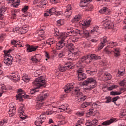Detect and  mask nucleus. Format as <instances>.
Returning <instances> with one entry per match:
<instances>
[{"instance_id":"nucleus-29","label":"nucleus","mask_w":126,"mask_h":126,"mask_svg":"<svg viewBox=\"0 0 126 126\" xmlns=\"http://www.w3.org/2000/svg\"><path fill=\"white\" fill-rule=\"evenodd\" d=\"M93 115H94V109L90 108L87 113V117L90 118V116H93Z\"/></svg>"},{"instance_id":"nucleus-49","label":"nucleus","mask_w":126,"mask_h":126,"mask_svg":"<svg viewBox=\"0 0 126 126\" xmlns=\"http://www.w3.org/2000/svg\"><path fill=\"white\" fill-rule=\"evenodd\" d=\"M76 116L78 117H82L84 115V112H77L76 113Z\"/></svg>"},{"instance_id":"nucleus-7","label":"nucleus","mask_w":126,"mask_h":126,"mask_svg":"<svg viewBox=\"0 0 126 126\" xmlns=\"http://www.w3.org/2000/svg\"><path fill=\"white\" fill-rule=\"evenodd\" d=\"M48 97V94L45 93L43 94H40L36 98L37 101V104L36 105L35 108L36 110H40V109H42L43 105H44L43 101H45Z\"/></svg>"},{"instance_id":"nucleus-23","label":"nucleus","mask_w":126,"mask_h":126,"mask_svg":"<svg viewBox=\"0 0 126 126\" xmlns=\"http://www.w3.org/2000/svg\"><path fill=\"white\" fill-rule=\"evenodd\" d=\"M81 62H85V61H87L89 63H91V60H90V55H87L83 56L81 59Z\"/></svg>"},{"instance_id":"nucleus-43","label":"nucleus","mask_w":126,"mask_h":126,"mask_svg":"<svg viewBox=\"0 0 126 126\" xmlns=\"http://www.w3.org/2000/svg\"><path fill=\"white\" fill-rule=\"evenodd\" d=\"M122 93V92H111L110 93L111 95H113L114 96H116L117 95H121V94Z\"/></svg>"},{"instance_id":"nucleus-31","label":"nucleus","mask_w":126,"mask_h":126,"mask_svg":"<svg viewBox=\"0 0 126 126\" xmlns=\"http://www.w3.org/2000/svg\"><path fill=\"white\" fill-rule=\"evenodd\" d=\"M0 89L1 90L2 92L0 93V97H1L2 95V94L4 92H5V90H6V88L5 87V86L4 85H0Z\"/></svg>"},{"instance_id":"nucleus-64","label":"nucleus","mask_w":126,"mask_h":126,"mask_svg":"<svg viewBox=\"0 0 126 126\" xmlns=\"http://www.w3.org/2000/svg\"><path fill=\"white\" fill-rule=\"evenodd\" d=\"M95 115H99V112H98V111H94V114L93 116Z\"/></svg>"},{"instance_id":"nucleus-52","label":"nucleus","mask_w":126,"mask_h":126,"mask_svg":"<svg viewBox=\"0 0 126 126\" xmlns=\"http://www.w3.org/2000/svg\"><path fill=\"white\" fill-rule=\"evenodd\" d=\"M118 99H120V96H117L116 97H114L112 98V101L113 103H116V101L118 100Z\"/></svg>"},{"instance_id":"nucleus-6","label":"nucleus","mask_w":126,"mask_h":126,"mask_svg":"<svg viewBox=\"0 0 126 126\" xmlns=\"http://www.w3.org/2000/svg\"><path fill=\"white\" fill-rule=\"evenodd\" d=\"M35 89H38L40 87H46V78L44 76H41L38 78H36L35 81L32 82Z\"/></svg>"},{"instance_id":"nucleus-12","label":"nucleus","mask_w":126,"mask_h":126,"mask_svg":"<svg viewBox=\"0 0 126 126\" xmlns=\"http://www.w3.org/2000/svg\"><path fill=\"white\" fill-rule=\"evenodd\" d=\"M77 73H78V77L79 80H84L86 79V74L83 73V70L80 68L77 71Z\"/></svg>"},{"instance_id":"nucleus-38","label":"nucleus","mask_w":126,"mask_h":126,"mask_svg":"<svg viewBox=\"0 0 126 126\" xmlns=\"http://www.w3.org/2000/svg\"><path fill=\"white\" fill-rule=\"evenodd\" d=\"M101 42L105 44L108 43V38L106 36H104L101 38Z\"/></svg>"},{"instance_id":"nucleus-19","label":"nucleus","mask_w":126,"mask_h":126,"mask_svg":"<svg viewBox=\"0 0 126 126\" xmlns=\"http://www.w3.org/2000/svg\"><path fill=\"white\" fill-rule=\"evenodd\" d=\"M12 57H10V58L5 57L4 60L3 61V63H5L6 65H11L12 64Z\"/></svg>"},{"instance_id":"nucleus-61","label":"nucleus","mask_w":126,"mask_h":126,"mask_svg":"<svg viewBox=\"0 0 126 126\" xmlns=\"http://www.w3.org/2000/svg\"><path fill=\"white\" fill-rule=\"evenodd\" d=\"M26 117H27V115H23L22 116H21L20 118L22 120H25Z\"/></svg>"},{"instance_id":"nucleus-56","label":"nucleus","mask_w":126,"mask_h":126,"mask_svg":"<svg viewBox=\"0 0 126 126\" xmlns=\"http://www.w3.org/2000/svg\"><path fill=\"white\" fill-rule=\"evenodd\" d=\"M83 122V120H79L78 122V123L75 126H81L82 123Z\"/></svg>"},{"instance_id":"nucleus-47","label":"nucleus","mask_w":126,"mask_h":126,"mask_svg":"<svg viewBox=\"0 0 126 126\" xmlns=\"http://www.w3.org/2000/svg\"><path fill=\"white\" fill-rule=\"evenodd\" d=\"M18 41L16 40H13L11 41V44L12 45H14V47H17V44H16V43L18 42Z\"/></svg>"},{"instance_id":"nucleus-5","label":"nucleus","mask_w":126,"mask_h":126,"mask_svg":"<svg viewBox=\"0 0 126 126\" xmlns=\"http://www.w3.org/2000/svg\"><path fill=\"white\" fill-rule=\"evenodd\" d=\"M83 86H87L86 90H92L97 86V81L94 78L90 77L84 81L82 83Z\"/></svg>"},{"instance_id":"nucleus-25","label":"nucleus","mask_w":126,"mask_h":126,"mask_svg":"<svg viewBox=\"0 0 126 126\" xmlns=\"http://www.w3.org/2000/svg\"><path fill=\"white\" fill-rule=\"evenodd\" d=\"M91 23V20H88L83 22L82 25L83 27H85V28L89 27V25H90Z\"/></svg>"},{"instance_id":"nucleus-11","label":"nucleus","mask_w":126,"mask_h":126,"mask_svg":"<svg viewBox=\"0 0 126 126\" xmlns=\"http://www.w3.org/2000/svg\"><path fill=\"white\" fill-rule=\"evenodd\" d=\"M115 46H117V43L115 42H110L109 45L107 46L104 49V51L105 53H106L107 55H112V51L109 50V48L112 49V48H114Z\"/></svg>"},{"instance_id":"nucleus-21","label":"nucleus","mask_w":126,"mask_h":126,"mask_svg":"<svg viewBox=\"0 0 126 126\" xmlns=\"http://www.w3.org/2000/svg\"><path fill=\"white\" fill-rule=\"evenodd\" d=\"M112 52L114 53V57H115V58H118L121 56V54H120V49L119 48H115L111 51V52Z\"/></svg>"},{"instance_id":"nucleus-54","label":"nucleus","mask_w":126,"mask_h":126,"mask_svg":"<svg viewBox=\"0 0 126 126\" xmlns=\"http://www.w3.org/2000/svg\"><path fill=\"white\" fill-rule=\"evenodd\" d=\"M45 56L46 59H45L46 61H48V59H50L51 57H50V54L48 52H45Z\"/></svg>"},{"instance_id":"nucleus-39","label":"nucleus","mask_w":126,"mask_h":126,"mask_svg":"<svg viewBox=\"0 0 126 126\" xmlns=\"http://www.w3.org/2000/svg\"><path fill=\"white\" fill-rule=\"evenodd\" d=\"M90 105V102H84L81 104V107L84 108H86V107H88V106H89Z\"/></svg>"},{"instance_id":"nucleus-46","label":"nucleus","mask_w":126,"mask_h":126,"mask_svg":"<svg viewBox=\"0 0 126 126\" xmlns=\"http://www.w3.org/2000/svg\"><path fill=\"white\" fill-rule=\"evenodd\" d=\"M106 44L103 43L102 42H101L99 45H98V49L100 51V50H102V49H103V48H104V46Z\"/></svg>"},{"instance_id":"nucleus-45","label":"nucleus","mask_w":126,"mask_h":126,"mask_svg":"<svg viewBox=\"0 0 126 126\" xmlns=\"http://www.w3.org/2000/svg\"><path fill=\"white\" fill-rule=\"evenodd\" d=\"M86 72L88 73L89 74H90V75H94V74H96V72H95V71L87 70Z\"/></svg>"},{"instance_id":"nucleus-4","label":"nucleus","mask_w":126,"mask_h":126,"mask_svg":"<svg viewBox=\"0 0 126 126\" xmlns=\"http://www.w3.org/2000/svg\"><path fill=\"white\" fill-rule=\"evenodd\" d=\"M54 35L55 36H59L61 38V40L56 44V50H61L63 49L64 45L67 44L66 42H67V40H65V38L66 37L63 35V32L60 33V32H59V30H58V29L54 30Z\"/></svg>"},{"instance_id":"nucleus-3","label":"nucleus","mask_w":126,"mask_h":126,"mask_svg":"<svg viewBox=\"0 0 126 126\" xmlns=\"http://www.w3.org/2000/svg\"><path fill=\"white\" fill-rule=\"evenodd\" d=\"M66 47H67L70 52V53L68 54V61H76L79 58L80 52H74V45L72 43L67 44Z\"/></svg>"},{"instance_id":"nucleus-9","label":"nucleus","mask_w":126,"mask_h":126,"mask_svg":"<svg viewBox=\"0 0 126 126\" xmlns=\"http://www.w3.org/2000/svg\"><path fill=\"white\" fill-rule=\"evenodd\" d=\"M45 121H46V115L45 114H42L36 118V121H35L34 124L36 126H41Z\"/></svg>"},{"instance_id":"nucleus-33","label":"nucleus","mask_w":126,"mask_h":126,"mask_svg":"<svg viewBox=\"0 0 126 126\" xmlns=\"http://www.w3.org/2000/svg\"><path fill=\"white\" fill-rule=\"evenodd\" d=\"M99 12L100 13H106V12H110L109 10L108 9L107 7H103L102 8H101L100 10H99Z\"/></svg>"},{"instance_id":"nucleus-63","label":"nucleus","mask_w":126,"mask_h":126,"mask_svg":"<svg viewBox=\"0 0 126 126\" xmlns=\"http://www.w3.org/2000/svg\"><path fill=\"white\" fill-rule=\"evenodd\" d=\"M4 123H5V122H4V121H1L0 122V126H2L3 125H4Z\"/></svg>"},{"instance_id":"nucleus-58","label":"nucleus","mask_w":126,"mask_h":126,"mask_svg":"<svg viewBox=\"0 0 126 126\" xmlns=\"http://www.w3.org/2000/svg\"><path fill=\"white\" fill-rule=\"evenodd\" d=\"M114 88H116V85H112L111 87L108 88L109 90H113Z\"/></svg>"},{"instance_id":"nucleus-60","label":"nucleus","mask_w":126,"mask_h":126,"mask_svg":"<svg viewBox=\"0 0 126 126\" xmlns=\"http://www.w3.org/2000/svg\"><path fill=\"white\" fill-rule=\"evenodd\" d=\"M16 58L19 61H20V60H21L22 56L20 55H16Z\"/></svg>"},{"instance_id":"nucleus-10","label":"nucleus","mask_w":126,"mask_h":126,"mask_svg":"<svg viewBox=\"0 0 126 126\" xmlns=\"http://www.w3.org/2000/svg\"><path fill=\"white\" fill-rule=\"evenodd\" d=\"M74 67L71 65L70 63H66L64 66L63 65H59V69L60 71H62V72H63V71H65L67 69H72Z\"/></svg>"},{"instance_id":"nucleus-15","label":"nucleus","mask_w":126,"mask_h":126,"mask_svg":"<svg viewBox=\"0 0 126 126\" xmlns=\"http://www.w3.org/2000/svg\"><path fill=\"white\" fill-rule=\"evenodd\" d=\"M41 60H42V56L39 54H36L33 57H32L31 58V60L32 61V62H33L35 63H40V62H41Z\"/></svg>"},{"instance_id":"nucleus-28","label":"nucleus","mask_w":126,"mask_h":126,"mask_svg":"<svg viewBox=\"0 0 126 126\" xmlns=\"http://www.w3.org/2000/svg\"><path fill=\"white\" fill-rule=\"evenodd\" d=\"M115 120L113 119H110V120H107L106 121H105L102 123V125L103 126H110L111 124H113Z\"/></svg>"},{"instance_id":"nucleus-59","label":"nucleus","mask_w":126,"mask_h":126,"mask_svg":"<svg viewBox=\"0 0 126 126\" xmlns=\"http://www.w3.org/2000/svg\"><path fill=\"white\" fill-rule=\"evenodd\" d=\"M53 111H47L46 112V115H52L53 114Z\"/></svg>"},{"instance_id":"nucleus-32","label":"nucleus","mask_w":126,"mask_h":126,"mask_svg":"<svg viewBox=\"0 0 126 126\" xmlns=\"http://www.w3.org/2000/svg\"><path fill=\"white\" fill-rule=\"evenodd\" d=\"M6 10H7V8L6 7H2L1 8H0V17L2 16L3 13H4Z\"/></svg>"},{"instance_id":"nucleus-20","label":"nucleus","mask_w":126,"mask_h":126,"mask_svg":"<svg viewBox=\"0 0 126 126\" xmlns=\"http://www.w3.org/2000/svg\"><path fill=\"white\" fill-rule=\"evenodd\" d=\"M90 1H91V0H81L80 3V6L81 7H85Z\"/></svg>"},{"instance_id":"nucleus-51","label":"nucleus","mask_w":126,"mask_h":126,"mask_svg":"<svg viewBox=\"0 0 126 126\" xmlns=\"http://www.w3.org/2000/svg\"><path fill=\"white\" fill-rule=\"evenodd\" d=\"M57 24L59 26H61V25H63V20H59L57 21Z\"/></svg>"},{"instance_id":"nucleus-17","label":"nucleus","mask_w":126,"mask_h":126,"mask_svg":"<svg viewBox=\"0 0 126 126\" xmlns=\"http://www.w3.org/2000/svg\"><path fill=\"white\" fill-rule=\"evenodd\" d=\"M9 79L12 80L13 82H18L19 80H20V77L18 75H16L14 73L11 74V75L9 76Z\"/></svg>"},{"instance_id":"nucleus-44","label":"nucleus","mask_w":126,"mask_h":126,"mask_svg":"<svg viewBox=\"0 0 126 126\" xmlns=\"http://www.w3.org/2000/svg\"><path fill=\"white\" fill-rule=\"evenodd\" d=\"M12 50L11 49H9L7 51H4V53L5 55H6V57H9L10 56V53L11 52Z\"/></svg>"},{"instance_id":"nucleus-16","label":"nucleus","mask_w":126,"mask_h":126,"mask_svg":"<svg viewBox=\"0 0 126 126\" xmlns=\"http://www.w3.org/2000/svg\"><path fill=\"white\" fill-rule=\"evenodd\" d=\"M102 24H103L104 26L105 27H108L109 29L113 28V26H114V24L111 23V21L107 19L103 20Z\"/></svg>"},{"instance_id":"nucleus-57","label":"nucleus","mask_w":126,"mask_h":126,"mask_svg":"<svg viewBox=\"0 0 126 126\" xmlns=\"http://www.w3.org/2000/svg\"><path fill=\"white\" fill-rule=\"evenodd\" d=\"M118 73V74L117 75L118 76H121V75H124V71H119Z\"/></svg>"},{"instance_id":"nucleus-35","label":"nucleus","mask_w":126,"mask_h":126,"mask_svg":"<svg viewBox=\"0 0 126 126\" xmlns=\"http://www.w3.org/2000/svg\"><path fill=\"white\" fill-rule=\"evenodd\" d=\"M49 47H51L52 45H54V44H56L57 43V41L55 40V38H49Z\"/></svg>"},{"instance_id":"nucleus-2","label":"nucleus","mask_w":126,"mask_h":126,"mask_svg":"<svg viewBox=\"0 0 126 126\" xmlns=\"http://www.w3.org/2000/svg\"><path fill=\"white\" fill-rule=\"evenodd\" d=\"M68 30L69 29L71 30V31L66 32H62V35L63 36V37H65V38H67V37H68V36H71L73 35V36H76L77 35H80L81 36H83L84 37H89L90 36V33H89V32L88 31H87L86 29H84L83 30L79 31L78 30L70 28V29H67Z\"/></svg>"},{"instance_id":"nucleus-13","label":"nucleus","mask_w":126,"mask_h":126,"mask_svg":"<svg viewBox=\"0 0 126 126\" xmlns=\"http://www.w3.org/2000/svg\"><path fill=\"white\" fill-rule=\"evenodd\" d=\"M71 13H72V8L70 4H68L66 6V9L64 13V15L66 17H69L71 15Z\"/></svg>"},{"instance_id":"nucleus-48","label":"nucleus","mask_w":126,"mask_h":126,"mask_svg":"<svg viewBox=\"0 0 126 126\" xmlns=\"http://www.w3.org/2000/svg\"><path fill=\"white\" fill-rule=\"evenodd\" d=\"M5 39V34H1L0 35V42H3Z\"/></svg>"},{"instance_id":"nucleus-42","label":"nucleus","mask_w":126,"mask_h":126,"mask_svg":"<svg viewBox=\"0 0 126 126\" xmlns=\"http://www.w3.org/2000/svg\"><path fill=\"white\" fill-rule=\"evenodd\" d=\"M59 110H62L60 111V112H63V111H65L66 110H67V107L63 105L60 106Z\"/></svg>"},{"instance_id":"nucleus-62","label":"nucleus","mask_w":126,"mask_h":126,"mask_svg":"<svg viewBox=\"0 0 126 126\" xmlns=\"http://www.w3.org/2000/svg\"><path fill=\"white\" fill-rule=\"evenodd\" d=\"M48 123L49 124H53V123H54V121H53V119H49Z\"/></svg>"},{"instance_id":"nucleus-36","label":"nucleus","mask_w":126,"mask_h":126,"mask_svg":"<svg viewBox=\"0 0 126 126\" xmlns=\"http://www.w3.org/2000/svg\"><path fill=\"white\" fill-rule=\"evenodd\" d=\"M81 19V16L77 15L74 17V18L72 20V21L73 22H77L78 21H79V20H80Z\"/></svg>"},{"instance_id":"nucleus-14","label":"nucleus","mask_w":126,"mask_h":126,"mask_svg":"<svg viewBox=\"0 0 126 126\" xmlns=\"http://www.w3.org/2000/svg\"><path fill=\"white\" fill-rule=\"evenodd\" d=\"M55 12H57V10H56L55 8L53 7L46 11L44 14V16L45 17H47V16H51L53 15V14H55Z\"/></svg>"},{"instance_id":"nucleus-26","label":"nucleus","mask_w":126,"mask_h":126,"mask_svg":"<svg viewBox=\"0 0 126 126\" xmlns=\"http://www.w3.org/2000/svg\"><path fill=\"white\" fill-rule=\"evenodd\" d=\"M16 112V109L14 108V106L11 107L9 111V115L10 117H13L14 115H15V112Z\"/></svg>"},{"instance_id":"nucleus-1","label":"nucleus","mask_w":126,"mask_h":126,"mask_svg":"<svg viewBox=\"0 0 126 126\" xmlns=\"http://www.w3.org/2000/svg\"><path fill=\"white\" fill-rule=\"evenodd\" d=\"M64 91L65 93H69L70 91L73 93L76 96V100L79 103H82L83 101H85L87 96L80 92L81 88L80 87H75L73 83H69L66 85L64 88Z\"/></svg>"},{"instance_id":"nucleus-24","label":"nucleus","mask_w":126,"mask_h":126,"mask_svg":"<svg viewBox=\"0 0 126 126\" xmlns=\"http://www.w3.org/2000/svg\"><path fill=\"white\" fill-rule=\"evenodd\" d=\"M65 41H66L67 40V42H66L67 44V43H70L71 42H72L73 43H75V42H76V37H75V36L73 35L71 37V38L68 39V38H66V37L65 38Z\"/></svg>"},{"instance_id":"nucleus-22","label":"nucleus","mask_w":126,"mask_h":126,"mask_svg":"<svg viewBox=\"0 0 126 126\" xmlns=\"http://www.w3.org/2000/svg\"><path fill=\"white\" fill-rule=\"evenodd\" d=\"M99 30V27L98 26H95L94 27L93 29L91 31V34H94V35H98L99 32H98Z\"/></svg>"},{"instance_id":"nucleus-41","label":"nucleus","mask_w":126,"mask_h":126,"mask_svg":"<svg viewBox=\"0 0 126 126\" xmlns=\"http://www.w3.org/2000/svg\"><path fill=\"white\" fill-rule=\"evenodd\" d=\"M25 110V107H24V106H20L19 108V111L20 112V114H21V115H23V112Z\"/></svg>"},{"instance_id":"nucleus-34","label":"nucleus","mask_w":126,"mask_h":126,"mask_svg":"<svg viewBox=\"0 0 126 126\" xmlns=\"http://www.w3.org/2000/svg\"><path fill=\"white\" fill-rule=\"evenodd\" d=\"M99 106H101V103L99 101H97L92 104L93 108H97L99 107Z\"/></svg>"},{"instance_id":"nucleus-40","label":"nucleus","mask_w":126,"mask_h":126,"mask_svg":"<svg viewBox=\"0 0 126 126\" xmlns=\"http://www.w3.org/2000/svg\"><path fill=\"white\" fill-rule=\"evenodd\" d=\"M39 91L36 90L35 89H33L31 92V94H32V95H37Z\"/></svg>"},{"instance_id":"nucleus-55","label":"nucleus","mask_w":126,"mask_h":126,"mask_svg":"<svg viewBox=\"0 0 126 126\" xmlns=\"http://www.w3.org/2000/svg\"><path fill=\"white\" fill-rule=\"evenodd\" d=\"M106 101H105V103H110V102H111L112 101V98L110 96L106 97Z\"/></svg>"},{"instance_id":"nucleus-30","label":"nucleus","mask_w":126,"mask_h":126,"mask_svg":"<svg viewBox=\"0 0 126 126\" xmlns=\"http://www.w3.org/2000/svg\"><path fill=\"white\" fill-rule=\"evenodd\" d=\"M22 79L25 82H29L31 79L30 77L28 76L27 74H25L22 77Z\"/></svg>"},{"instance_id":"nucleus-53","label":"nucleus","mask_w":126,"mask_h":126,"mask_svg":"<svg viewBox=\"0 0 126 126\" xmlns=\"http://www.w3.org/2000/svg\"><path fill=\"white\" fill-rule=\"evenodd\" d=\"M28 8H29V6H24V7L22 8V11L24 12H26V11H27V10H28Z\"/></svg>"},{"instance_id":"nucleus-50","label":"nucleus","mask_w":126,"mask_h":126,"mask_svg":"<svg viewBox=\"0 0 126 126\" xmlns=\"http://www.w3.org/2000/svg\"><path fill=\"white\" fill-rule=\"evenodd\" d=\"M64 56H65V53L63 51H61L59 54V58H63Z\"/></svg>"},{"instance_id":"nucleus-37","label":"nucleus","mask_w":126,"mask_h":126,"mask_svg":"<svg viewBox=\"0 0 126 126\" xmlns=\"http://www.w3.org/2000/svg\"><path fill=\"white\" fill-rule=\"evenodd\" d=\"M104 75L105 76V78L107 80H111V78H112V76L111 75V74L108 73V72H105L104 73Z\"/></svg>"},{"instance_id":"nucleus-18","label":"nucleus","mask_w":126,"mask_h":126,"mask_svg":"<svg viewBox=\"0 0 126 126\" xmlns=\"http://www.w3.org/2000/svg\"><path fill=\"white\" fill-rule=\"evenodd\" d=\"M38 46L30 45L28 44L27 46V51L28 53H32V52H35L38 48Z\"/></svg>"},{"instance_id":"nucleus-8","label":"nucleus","mask_w":126,"mask_h":126,"mask_svg":"<svg viewBox=\"0 0 126 126\" xmlns=\"http://www.w3.org/2000/svg\"><path fill=\"white\" fill-rule=\"evenodd\" d=\"M18 94L16 95V100H19L20 101H23V98L24 99L29 98V95H25V92L22 90V89H20L18 91Z\"/></svg>"},{"instance_id":"nucleus-27","label":"nucleus","mask_w":126,"mask_h":126,"mask_svg":"<svg viewBox=\"0 0 126 126\" xmlns=\"http://www.w3.org/2000/svg\"><path fill=\"white\" fill-rule=\"evenodd\" d=\"M92 60H100L101 59V57L96 55V54H91L90 55V61Z\"/></svg>"}]
</instances>
